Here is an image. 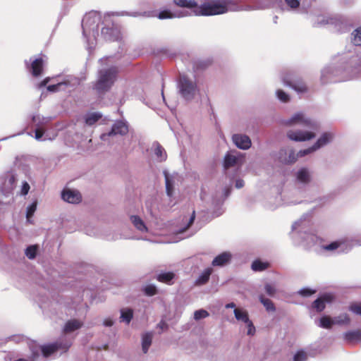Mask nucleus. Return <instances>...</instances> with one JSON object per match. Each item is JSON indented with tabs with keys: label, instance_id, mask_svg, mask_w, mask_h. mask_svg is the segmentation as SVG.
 I'll use <instances>...</instances> for the list:
<instances>
[{
	"label": "nucleus",
	"instance_id": "26",
	"mask_svg": "<svg viewBox=\"0 0 361 361\" xmlns=\"http://www.w3.org/2000/svg\"><path fill=\"white\" fill-rule=\"evenodd\" d=\"M152 334L151 333H146L142 336V347L144 353H147L149 346L152 344Z\"/></svg>",
	"mask_w": 361,
	"mask_h": 361
},
{
	"label": "nucleus",
	"instance_id": "34",
	"mask_svg": "<svg viewBox=\"0 0 361 361\" xmlns=\"http://www.w3.org/2000/svg\"><path fill=\"white\" fill-rule=\"evenodd\" d=\"M133 312L131 309H127L121 311V319L129 324L133 319Z\"/></svg>",
	"mask_w": 361,
	"mask_h": 361
},
{
	"label": "nucleus",
	"instance_id": "15",
	"mask_svg": "<svg viewBox=\"0 0 361 361\" xmlns=\"http://www.w3.org/2000/svg\"><path fill=\"white\" fill-rule=\"evenodd\" d=\"M231 258V255L228 252H223L216 256L212 261V265L216 266H224L226 264Z\"/></svg>",
	"mask_w": 361,
	"mask_h": 361
},
{
	"label": "nucleus",
	"instance_id": "57",
	"mask_svg": "<svg viewBox=\"0 0 361 361\" xmlns=\"http://www.w3.org/2000/svg\"><path fill=\"white\" fill-rule=\"evenodd\" d=\"M235 307V304L234 302H230L226 305V308H233Z\"/></svg>",
	"mask_w": 361,
	"mask_h": 361
},
{
	"label": "nucleus",
	"instance_id": "44",
	"mask_svg": "<svg viewBox=\"0 0 361 361\" xmlns=\"http://www.w3.org/2000/svg\"><path fill=\"white\" fill-rule=\"evenodd\" d=\"M349 310L356 314L361 315V303H353L350 305Z\"/></svg>",
	"mask_w": 361,
	"mask_h": 361
},
{
	"label": "nucleus",
	"instance_id": "22",
	"mask_svg": "<svg viewBox=\"0 0 361 361\" xmlns=\"http://www.w3.org/2000/svg\"><path fill=\"white\" fill-rule=\"evenodd\" d=\"M238 163V158L233 154H226L224 160V166L226 169L235 166Z\"/></svg>",
	"mask_w": 361,
	"mask_h": 361
},
{
	"label": "nucleus",
	"instance_id": "2",
	"mask_svg": "<svg viewBox=\"0 0 361 361\" xmlns=\"http://www.w3.org/2000/svg\"><path fill=\"white\" fill-rule=\"evenodd\" d=\"M231 4L230 1H224L220 2L219 1H209L204 2L200 6H197L193 13L196 16H215L224 14L228 12V6Z\"/></svg>",
	"mask_w": 361,
	"mask_h": 361
},
{
	"label": "nucleus",
	"instance_id": "36",
	"mask_svg": "<svg viewBox=\"0 0 361 361\" xmlns=\"http://www.w3.org/2000/svg\"><path fill=\"white\" fill-rule=\"evenodd\" d=\"M165 182L166 193L169 197H171L173 194V186L172 182L170 180L169 176L167 173H165Z\"/></svg>",
	"mask_w": 361,
	"mask_h": 361
},
{
	"label": "nucleus",
	"instance_id": "58",
	"mask_svg": "<svg viewBox=\"0 0 361 361\" xmlns=\"http://www.w3.org/2000/svg\"><path fill=\"white\" fill-rule=\"evenodd\" d=\"M111 15L110 14H107L106 16H104V18H106L107 16L109 17Z\"/></svg>",
	"mask_w": 361,
	"mask_h": 361
},
{
	"label": "nucleus",
	"instance_id": "27",
	"mask_svg": "<svg viewBox=\"0 0 361 361\" xmlns=\"http://www.w3.org/2000/svg\"><path fill=\"white\" fill-rule=\"evenodd\" d=\"M336 324L329 316H323L320 318L319 326L324 329H331Z\"/></svg>",
	"mask_w": 361,
	"mask_h": 361
},
{
	"label": "nucleus",
	"instance_id": "51",
	"mask_svg": "<svg viewBox=\"0 0 361 361\" xmlns=\"http://www.w3.org/2000/svg\"><path fill=\"white\" fill-rule=\"evenodd\" d=\"M30 185L27 182H24L21 188V194L25 195L28 193L30 190Z\"/></svg>",
	"mask_w": 361,
	"mask_h": 361
},
{
	"label": "nucleus",
	"instance_id": "43",
	"mask_svg": "<svg viewBox=\"0 0 361 361\" xmlns=\"http://www.w3.org/2000/svg\"><path fill=\"white\" fill-rule=\"evenodd\" d=\"M307 360V354L303 350L298 351L293 357V361H305Z\"/></svg>",
	"mask_w": 361,
	"mask_h": 361
},
{
	"label": "nucleus",
	"instance_id": "55",
	"mask_svg": "<svg viewBox=\"0 0 361 361\" xmlns=\"http://www.w3.org/2000/svg\"><path fill=\"white\" fill-rule=\"evenodd\" d=\"M47 90L49 91H51V92H54V91H56L57 90V85H49L47 87Z\"/></svg>",
	"mask_w": 361,
	"mask_h": 361
},
{
	"label": "nucleus",
	"instance_id": "42",
	"mask_svg": "<svg viewBox=\"0 0 361 361\" xmlns=\"http://www.w3.org/2000/svg\"><path fill=\"white\" fill-rule=\"evenodd\" d=\"M36 209H37V202H32L28 207H27V213H26V216H27V219L29 220V219L30 217L32 216V215L34 214L35 212L36 211Z\"/></svg>",
	"mask_w": 361,
	"mask_h": 361
},
{
	"label": "nucleus",
	"instance_id": "37",
	"mask_svg": "<svg viewBox=\"0 0 361 361\" xmlns=\"http://www.w3.org/2000/svg\"><path fill=\"white\" fill-rule=\"evenodd\" d=\"M144 293L147 296H153L157 293V288L154 285L149 284L145 287Z\"/></svg>",
	"mask_w": 361,
	"mask_h": 361
},
{
	"label": "nucleus",
	"instance_id": "48",
	"mask_svg": "<svg viewBox=\"0 0 361 361\" xmlns=\"http://www.w3.org/2000/svg\"><path fill=\"white\" fill-rule=\"evenodd\" d=\"M264 289L266 293L270 296H273L276 292L275 288L271 284L269 283L265 285Z\"/></svg>",
	"mask_w": 361,
	"mask_h": 361
},
{
	"label": "nucleus",
	"instance_id": "31",
	"mask_svg": "<svg viewBox=\"0 0 361 361\" xmlns=\"http://www.w3.org/2000/svg\"><path fill=\"white\" fill-rule=\"evenodd\" d=\"M259 300L263 304L266 310L269 312L275 311L276 308L273 302L268 298H265L263 295L259 296Z\"/></svg>",
	"mask_w": 361,
	"mask_h": 361
},
{
	"label": "nucleus",
	"instance_id": "33",
	"mask_svg": "<svg viewBox=\"0 0 361 361\" xmlns=\"http://www.w3.org/2000/svg\"><path fill=\"white\" fill-rule=\"evenodd\" d=\"M353 37L352 39L353 43L355 46L361 45V27L357 28L352 34Z\"/></svg>",
	"mask_w": 361,
	"mask_h": 361
},
{
	"label": "nucleus",
	"instance_id": "38",
	"mask_svg": "<svg viewBox=\"0 0 361 361\" xmlns=\"http://www.w3.org/2000/svg\"><path fill=\"white\" fill-rule=\"evenodd\" d=\"M37 246L30 245L25 250V255L29 259H34L36 256Z\"/></svg>",
	"mask_w": 361,
	"mask_h": 361
},
{
	"label": "nucleus",
	"instance_id": "16",
	"mask_svg": "<svg viewBox=\"0 0 361 361\" xmlns=\"http://www.w3.org/2000/svg\"><path fill=\"white\" fill-rule=\"evenodd\" d=\"M175 274L172 271L162 272L156 276V279L161 283H166L167 285H172L173 280L175 278Z\"/></svg>",
	"mask_w": 361,
	"mask_h": 361
},
{
	"label": "nucleus",
	"instance_id": "1",
	"mask_svg": "<svg viewBox=\"0 0 361 361\" xmlns=\"http://www.w3.org/2000/svg\"><path fill=\"white\" fill-rule=\"evenodd\" d=\"M118 73V68L114 66L100 70L98 78L93 84V90L99 94H104L109 92L116 81Z\"/></svg>",
	"mask_w": 361,
	"mask_h": 361
},
{
	"label": "nucleus",
	"instance_id": "29",
	"mask_svg": "<svg viewBox=\"0 0 361 361\" xmlns=\"http://www.w3.org/2000/svg\"><path fill=\"white\" fill-rule=\"evenodd\" d=\"M269 264L264 262L259 259L255 260L252 264V269L255 271H262L269 268Z\"/></svg>",
	"mask_w": 361,
	"mask_h": 361
},
{
	"label": "nucleus",
	"instance_id": "25",
	"mask_svg": "<svg viewBox=\"0 0 361 361\" xmlns=\"http://www.w3.org/2000/svg\"><path fill=\"white\" fill-rule=\"evenodd\" d=\"M297 178L301 183H309L310 180V176L308 170L305 168H302L299 170L297 174Z\"/></svg>",
	"mask_w": 361,
	"mask_h": 361
},
{
	"label": "nucleus",
	"instance_id": "32",
	"mask_svg": "<svg viewBox=\"0 0 361 361\" xmlns=\"http://www.w3.org/2000/svg\"><path fill=\"white\" fill-rule=\"evenodd\" d=\"M212 61L210 59L201 60L194 63V69L196 71L204 70L212 64Z\"/></svg>",
	"mask_w": 361,
	"mask_h": 361
},
{
	"label": "nucleus",
	"instance_id": "7",
	"mask_svg": "<svg viewBox=\"0 0 361 361\" xmlns=\"http://www.w3.org/2000/svg\"><path fill=\"white\" fill-rule=\"evenodd\" d=\"M334 300V295L331 293H325L315 300L312 304V308L317 312H322L326 307V303H331Z\"/></svg>",
	"mask_w": 361,
	"mask_h": 361
},
{
	"label": "nucleus",
	"instance_id": "46",
	"mask_svg": "<svg viewBox=\"0 0 361 361\" xmlns=\"http://www.w3.org/2000/svg\"><path fill=\"white\" fill-rule=\"evenodd\" d=\"M286 4L292 9H296L300 6L299 0H284Z\"/></svg>",
	"mask_w": 361,
	"mask_h": 361
},
{
	"label": "nucleus",
	"instance_id": "56",
	"mask_svg": "<svg viewBox=\"0 0 361 361\" xmlns=\"http://www.w3.org/2000/svg\"><path fill=\"white\" fill-rule=\"evenodd\" d=\"M104 324L106 326H111L113 325V322L111 319H106L104 322Z\"/></svg>",
	"mask_w": 361,
	"mask_h": 361
},
{
	"label": "nucleus",
	"instance_id": "49",
	"mask_svg": "<svg viewBox=\"0 0 361 361\" xmlns=\"http://www.w3.org/2000/svg\"><path fill=\"white\" fill-rule=\"evenodd\" d=\"M246 324L247 325V334L254 335V334L255 333V327L253 325V323L250 320Z\"/></svg>",
	"mask_w": 361,
	"mask_h": 361
},
{
	"label": "nucleus",
	"instance_id": "39",
	"mask_svg": "<svg viewBox=\"0 0 361 361\" xmlns=\"http://www.w3.org/2000/svg\"><path fill=\"white\" fill-rule=\"evenodd\" d=\"M350 319L348 315L347 314H343L336 319L335 323L338 324H348L350 323Z\"/></svg>",
	"mask_w": 361,
	"mask_h": 361
},
{
	"label": "nucleus",
	"instance_id": "12",
	"mask_svg": "<svg viewBox=\"0 0 361 361\" xmlns=\"http://www.w3.org/2000/svg\"><path fill=\"white\" fill-rule=\"evenodd\" d=\"M62 199L71 204H78L81 202L82 196L78 191L64 190L61 193Z\"/></svg>",
	"mask_w": 361,
	"mask_h": 361
},
{
	"label": "nucleus",
	"instance_id": "10",
	"mask_svg": "<svg viewBox=\"0 0 361 361\" xmlns=\"http://www.w3.org/2000/svg\"><path fill=\"white\" fill-rule=\"evenodd\" d=\"M44 61L42 57L33 60L30 64L26 63L27 68L33 77H38L43 73Z\"/></svg>",
	"mask_w": 361,
	"mask_h": 361
},
{
	"label": "nucleus",
	"instance_id": "17",
	"mask_svg": "<svg viewBox=\"0 0 361 361\" xmlns=\"http://www.w3.org/2000/svg\"><path fill=\"white\" fill-rule=\"evenodd\" d=\"M82 325V323L77 319H72L67 322L66 324L63 331L65 333H71L78 329Z\"/></svg>",
	"mask_w": 361,
	"mask_h": 361
},
{
	"label": "nucleus",
	"instance_id": "45",
	"mask_svg": "<svg viewBox=\"0 0 361 361\" xmlns=\"http://www.w3.org/2000/svg\"><path fill=\"white\" fill-rule=\"evenodd\" d=\"M158 17L159 19L171 18L174 15L170 11L164 10L159 13Z\"/></svg>",
	"mask_w": 361,
	"mask_h": 361
},
{
	"label": "nucleus",
	"instance_id": "47",
	"mask_svg": "<svg viewBox=\"0 0 361 361\" xmlns=\"http://www.w3.org/2000/svg\"><path fill=\"white\" fill-rule=\"evenodd\" d=\"M315 293V290H312L308 288H302L299 291V294L304 297H309Z\"/></svg>",
	"mask_w": 361,
	"mask_h": 361
},
{
	"label": "nucleus",
	"instance_id": "18",
	"mask_svg": "<svg viewBox=\"0 0 361 361\" xmlns=\"http://www.w3.org/2000/svg\"><path fill=\"white\" fill-rule=\"evenodd\" d=\"M102 117V115L99 112L90 113L85 115V122L86 125L91 126L101 119Z\"/></svg>",
	"mask_w": 361,
	"mask_h": 361
},
{
	"label": "nucleus",
	"instance_id": "11",
	"mask_svg": "<svg viewBox=\"0 0 361 361\" xmlns=\"http://www.w3.org/2000/svg\"><path fill=\"white\" fill-rule=\"evenodd\" d=\"M128 132V127L127 124L121 121H117L113 125L111 130L107 134H102V138L106 136H111L116 135H125Z\"/></svg>",
	"mask_w": 361,
	"mask_h": 361
},
{
	"label": "nucleus",
	"instance_id": "9",
	"mask_svg": "<svg viewBox=\"0 0 361 361\" xmlns=\"http://www.w3.org/2000/svg\"><path fill=\"white\" fill-rule=\"evenodd\" d=\"M286 125L292 126L300 124L305 127L314 128L315 123L310 118H305L302 113L295 114L290 119L286 122Z\"/></svg>",
	"mask_w": 361,
	"mask_h": 361
},
{
	"label": "nucleus",
	"instance_id": "30",
	"mask_svg": "<svg viewBox=\"0 0 361 361\" xmlns=\"http://www.w3.org/2000/svg\"><path fill=\"white\" fill-rule=\"evenodd\" d=\"M154 154L160 161H164L166 159V153L164 147L159 143L157 144L154 148Z\"/></svg>",
	"mask_w": 361,
	"mask_h": 361
},
{
	"label": "nucleus",
	"instance_id": "23",
	"mask_svg": "<svg viewBox=\"0 0 361 361\" xmlns=\"http://www.w3.org/2000/svg\"><path fill=\"white\" fill-rule=\"evenodd\" d=\"M344 338L348 341H361V330L350 331L344 334Z\"/></svg>",
	"mask_w": 361,
	"mask_h": 361
},
{
	"label": "nucleus",
	"instance_id": "35",
	"mask_svg": "<svg viewBox=\"0 0 361 361\" xmlns=\"http://www.w3.org/2000/svg\"><path fill=\"white\" fill-rule=\"evenodd\" d=\"M116 32V30L112 27H104L102 28V35L104 36L105 38H106L109 40H114V38H113L111 35L112 33Z\"/></svg>",
	"mask_w": 361,
	"mask_h": 361
},
{
	"label": "nucleus",
	"instance_id": "54",
	"mask_svg": "<svg viewBox=\"0 0 361 361\" xmlns=\"http://www.w3.org/2000/svg\"><path fill=\"white\" fill-rule=\"evenodd\" d=\"M49 82V78H47L44 79L40 83H39V87H42L47 85V84Z\"/></svg>",
	"mask_w": 361,
	"mask_h": 361
},
{
	"label": "nucleus",
	"instance_id": "19",
	"mask_svg": "<svg viewBox=\"0 0 361 361\" xmlns=\"http://www.w3.org/2000/svg\"><path fill=\"white\" fill-rule=\"evenodd\" d=\"M173 2L179 7L192 8L193 10H195L197 6L195 0H173Z\"/></svg>",
	"mask_w": 361,
	"mask_h": 361
},
{
	"label": "nucleus",
	"instance_id": "24",
	"mask_svg": "<svg viewBox=\"0 0 361 361\" xmlns=\"http://www.w3.org/2000/svg\"><path fill=\"white\" fill-rule=\"evenodd\" d=\"M212 271V270L210 268L205 269L198 277L195 283L197 285L205 284L209 281Z\"/></svg>",
	"mask_w": 361,
	"mask_h": 361
},
{
	"label": "nucleus",
	"instance_id": "13",
	"mask_svg": "<svg viewBox=\"0 0 361 361\" xmlns=\"http://www.w3.org/2000/svg\"><path fill=\"white\" fill-rule=\"evenodd\" d=\"M233 141L240 149H247L251 146L250 137L245 135L235 134L233 135Z\"/></svg>",
	"mask_w": 361,
	"mask_h": 361
},
{
	"label": "nucleus",
	"instance_id": "41",
	"mask_svg": "<svg viewBox=\"0 0 361 361\" xmlns=\"http://www.w3.org/2000/svg\"><path fill=\"white\" fill-rule=\"evenodd\" d=\"M209 316V313L207 311L204 310H196L195 312H194V319L195 320H200L201 319H204V318H206Z\"/></svg>",
	"mask_w": 361,
	"mask_h": 361
},
{
	"label": "nucleus",
	"instance_id": "28",
	"mask_svg": "<svg viewBox=\"0 0 361 361\" xmlns=\"http://www.w3.org/2000/svg\"><path fill=\"white\" fill-rule=\"evenodd\" d=\"M343 244H345V240H339L334 241L329 245H323L322 248L324 250L332 252L339 248Z\"/></svg>",
	"mask_w": 361,
	"mask_h": 361
},
{
	"label": "nucleus",
	"instance_id": "14",
	"mask_svg": "<svg viewBox=\"0 0 361 361\" xmlns=\"http://www.w3.org/2000/svg\"><path fill=\"white\" fill-rule=\"evenodd\" d=\"M287 151L285 149H281L279 152V159L281 162L285 164H293L295 162L298 157H300L298 155V152L295 154L293 150H289L288 157H286Z\"/></svg>",
	"mask_w": 361,
	"mask_h": 361
},
{
	"label": "nucleus",
	"instance_id": "8",
	"mask_svg": "<svg viewBox=\"0 0 361 361\" xmlns=\"http://www.w3.org/2000/svg\"><path fill=\"white\" fill-rule=\"evenodd\" d=\"M287 136L291 140L302 142L314 138L315 134L312 132H305L302 130H289L287 133Z\"/></svg>",
	"mask_w": 361,
	"mask_h": 361
},
{
	"label": "nucleus",
	"instance_id": "6",
	"mask_svg": "<svg viewBox=\"0 0 361 361\" xmlns=\"http://www.w3.org/2000/svg\"><path fill=\"white\" fill-rule=\"evenodd\" d=\"M69 348V344L56 341L51 344L42 345L41 347V351L43 356L47 357L59 350H62L63 352H66Z\"/></svg>",
	"mask_w": 361,
	"mask_h": 361
},
{
	"label": "nucleus",
	"instance_id": "52",
	"mask_svg": "<svg viewBox=\"0 0 361 361\" xmlns=\"http://www.w3.org/2000/svg\"><path fill=\"white\" fill-rule=\"evenodd\" d=\"M195 212L193 211L192 214V215H191V216L190 218L189 222H188L186 228L184 229V231L188 229L189 227H190V226L193 224V222L195 221Z\"/></svg>",
	"mask_w": 361,
	"mask_h": 361
},
{
	"label": "nucleus",
	"instance_id": "50",
	"mask_svg": "<svg viewBox=\"0 0 361 361\" xmlns=\"http://www.w3.org/2000/svg\"><path fill=\"white\" fill-rule=\"evenodd\" d=\"M35 138L37 140H39L43 136V135L44 133V129H42L41 128H37L35 129Z\"/></svg>",
	"mask_w": 361,
	"mask_h": 361
},
{
	"label": "nucleus",
	"instance_id": "21",
	"mask_svg": "<svg viewBox=\"0 0 361 361\" xmlns=\"http://www.w3.org/2000/svg\"><path fill=\"white\" fill-rule=\"evenodd\" d=\"M234 314L235 319L238 321H241L245 324L250 321L248 313L246 310L235 308Z\"/></svg>",
	"mask_w": 361,
	"mask_h": 361
},
{
	"label": "nucleus",
	"instance_id": "5",
	"mask_svg": "<svg viewBox=\"0 0 361 361\" xmlns=\"http://www.w3.org/2000/svg\"><path fill=\"white\" fill-rule=\"evenodd\" d=\"M334 135L331 133H324L321 137L317 140V141L310 147L300 150L298 152V155L300 157H304L308 154H310L317 149L321 148L322 147L326 145L329 143L333 139Z\"/></svg>",
	"mask_w": 361,
	"mask_h": 361
},
{
	"label": "nucleus",
	"instance_id": "3",
	"mask_svg": "<svg viewBox=\"0 0 361 361\" xmlns=\"http://www.w3.org/2000/svg\"><path fill=\"white\" fill-rule=\"evenodd\" d=\"M178 87L180 94L187 101L192 100L197 91L196 82L190 80L185 74L180 75Z\"/></svg>",
	"mask_w": 361,
	"mask_h": 361
},
{
	"label": "nucleus",
	"instance_id": "20",
	"mask_svg": "<svg viewBox=\"0 0 361 361\" xmlns=\"http://www.w3.org/2000/svg\"><path fill=\"white\" fill-rule=\"evenodd\" d=\"M130 219L137 230L142 232H147L148 229L147 226H145L144 221L138 216H131Z\"/></svg>",
	"mask_w": 361,
	"mask_h": 361
},
{
	"label": "nucleus",
	"instance_id": "53",
	"mask_svg": "<svg viewBox=\"0 0 361 361\" xmlns=\"http://www.w3.org/2000/svg\"><path fill=\"white\" fill-rule=\"evenodd\" d=\"M244 186V181L241 179L237 180L235 182V187L237 188H241Z\"/></svg>",
	"mask_w": 361,
	"mask_h": 361
},
{
	"label": "nucleus",
	"instance_id": "4",
	"mask_svg": "<svg viewBox=\"0 0 361 361\" xmlns=\"http://www.w3.org/2000/svg\"><path fill=\"white\" fill-rule=\"evenodd\" d=\"M282 81L286 86L290 87L298 93H304L307 91L305 82L300 78H293L290 74L284 75Z\"/></svg>",
	"mask_w": 361,
	"mask_h": 361
},
{
	"label": "nucleus",
	"instance_id": "40",
	"mask_svg": "<svg viewBox=\"0 0 361 361\" xmlns=\"http://www.w3.org/2000/svg\"><path fill=\"white\" fill-rule=\"evenodd\" d=\"M276 96L278 99L283 102H288L290 100L289 95L282 90H278L276 91Z\"/></svg>",
	"mask_w": 361,
	"mask_h": 361
}]
</instances>
